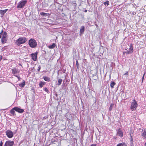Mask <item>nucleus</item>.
<instances>
[{
    "label": "nucleus",
    "instance_id": "1",
    "mask_svg": "<svg viewBox=\"0 0 146 146\" xmlns=\"http://www.w3.org/2000/svg\"><path fill=\"white\" fill-rule=\"evenodd\" d=\"M27 41V40L25 37H20L16 40L15 43L17 45L19 46L21 44L25 43Z\"/></svg>",
    "mask_w": 146,
    "mask_h": 146
},
{
    "label": "nucleus",
    "instance_id": "2",
    "mask_svg": "<svg viewBox=\"0 0 146 146\" xmlns=\"http://www.w3.org/2000/svg\"><path fill=\"white\" fill-rule=\"evenodd\" d=\"M28 44L29 46L33 48L36 47L37 44L34 38H31L29 40Z\"/></svg>",
    "mask_w": 146,
    "mask_h": 146
},
{
    "label": "nucleus",
    "instance_id": "3",
    "mask_svg": "<svg viewBox=\"0 0 146 146\" xmlns=\"http://www.w3.org/2000/svg\"><path fill=\"white\" fill-rule=\"evenodd\" d=\"M137 106L138 104L136 101L135 99H134L131 104L130 106L131 110L132 111H135L137 110Z\"/></svg>",
    "mask_w": 146,
    "mask_h": 146
},
{
    "label": "nucleus",
    "instance_id": "4",
    "mask_svg": "<svg viewBox=\"0 0 146 146\" xmlns=\"http://www.w3.org/2000/svg\"><path fill=\"white\" fill-rule=\"evenodd\" d=\"M27 1V0H24L20 1L18 3L17 6V8L18 9H21L24 7Z\"/></svg>",
    "mask_w": 146,
    "mask_h": 146
},
{
    "label": "nucleus",
    "instance_id": "5",
    "mask_svg": "<svg viewBox=\"0 0 146 146\" xmlns=\"http://www.w3.org/2000/svg\"><path fill=\"white\" fill-rule=\"evenodd\" d=\"M6 135L9 138H12L14 135L13 132L10 130H7L6 131Z\"/></svg>",
    "mask_w": 146,
    "mask_h": 146
},
{
    "label": "nucleus",
    "instance_id": "6",
    "mask_svg": "<svg viewBox=\"0 0 146 146\" xmlns=\"http://www.w3.org/2000/svg\"><path fill=\"white\" fill-rule=\"evenodd\" d=\"M38 54V52H36L35 53H32L31 54L32 59L35 61H36L37 58V55Z\"/></svg>",
    "mask_w": 146,
    "mask_h": 146
},
{
    "label": "nucleus",
    "instance_id": "7",
    "mask_svg": "<svg viewBox=\"0 0 146 146\" xmlns=\"http://www.w3.org/2000/svg\"><path fill=\"white\" fill-rule=\"evenodd\" d=\"M14 144L13 141H7L5 143L4 146H13Z\"/></svg>",
    "mask_w": 146,
    "mask_h": 146
},
{
    "label": "nucleus",
    "instance_id": "8",
    "mask_svg": "<svg viewBox=\"0 0 146 146\" xmlns=\"http://www.w3.org/2000/svg\"><path fill=\"white\" fill-rule=\"evenodd\" d=\"M117 135L121 137H122L123 136V133L122 130L120 128L118 129L117 132Z\"/></svg>",
    "mask_w": 146,
    "mask_h": 146
},
{
    "label": "nucleus",
    "instance_id": "9",
    "mask_svg": "<svg viewBox=\"0 0 146 146\" xmlns=\"http://www.w3.org/2000/svg\"><path fill=\"white\" fill-rule=\"evenodd\" d=\"M15 111L19 113H22L24 111V110L17 107H15Z\"/></svg>",
    "mask_w": 146,
    "mask_h": 146
},
{
    "label": "nucleus",
    "instance_id": "10",
    "mask_svg": "<svg viewBox=\"0 0 146 146\" xmlns=\"http://www.w3.org/2000/svg\"><path fill=\"white\" fill-rule=\"evenodd\" d=\"M27 50L28 48L27 47L25 46H24L22 47L21 52L22 53H24L26 51H27Z\"/></svg>",
    "mask_w": 146,
    "mask_h": 146
},
{
    "label": "nucleus",
    "instance_id": "11",
    "mask_svg": "<svg viewBox=\"0 0 146 146\" xmlns=\"http://www.w3.org/2000/svg\"><path fill=\"white\" fill-rule=\"evenodd\" d=\"M15 107L13 108L11 110H10V113L11 114V116H14L15 114Z\"/></svg>",
    "mask_w": 146,
    "mask_h": 146
},
{
    "label": "nucleus",
    "instance_id": "12",
    "mask_svg": "<svg viewBox=\"0 0 146 146\" xmlns=\"http://www.w3.org/2000/svg\"><path fill=\"white\" fill-rule=\"evenodd\" d=\"M8 11V9H5L4 10H0V13L1 15H3L5 13Z\"/></svg>",
    "mask_w": 146,
    "mask_h": 146
},
{
    "label": "nucleus",
    "instance_id": "13",
    "mask_svg": "<svg viewBox=\"0 0 146 146\" xmlns=\"http://www.w3.org/2000/svg\"><path fill=\"white\" fill-rule=\"evenodd\" d=\"M12 73L14 74H15L19 73V72L16 69H11Z\"/></svg>",
    "mask_w": 146,
    "mask_h": 146
},
{
    "label": "nucleus",
    "instance_id": "14",
    "mask_svg": "<svg viewBox=\"0 0 146 146\" xmlns=\"http://www.w3.org/2000/svg\"><path fill=\"white\" fill-rule=\"evenodd\" d=\"M45 83H46L44 82L40 81L39 84V87L41 88H42Z\"/></svg>",
    "mask_w": 146,
    "mask_h": 146
},
{
    "label": "nucleus",
    "instance_id": "15",
    "mask_svg": "<svg viewBox=\"0 0 146 146\" xmlns=\"http://www.w3.org/2000/svg\"><path fill=\"white\" fill-rule=\"evenodd\" d=\"M44 80L46 81L50 82L51 81L50 78L48 77L44 76L43 77Z\"/></svg>",
    "mask_w": 146,
    "mask_h": 146
},
{
    "label": "nucleus",
    "instance_id": "16",
    "mask_svg": "<svg viewBox=\"0 0 146 146\" xmlns=\"http://www.w3.org/2000/svg\"><path fill=\"white\" fill-rule=\"evenodd\" d=\"M116 146H127V145L125 142H122L119 143Z\"/></svg>",
    "mask_w": 146,
    "mask_h": 146
},
{
    "label": "nucleus",
    "instance_id": "17",
    "mask_svg": "<svg viewBox=\"0 0 146 146\" xmlns=\"http://www.w3.org/2000/svg\"><path fill=\"white\" fill-rule=\"evenodd\" d=\"M7 40V38H2L1 42L2 43L4 44L6 43Z\"/></svg>",
    "mask_w": 146,
    "mask_h": 146
},
{
    "label": "nucleus",
    "instance_id": "18",
    "mask_svg": "<svg viewBox=\"0 0 146 146\" xmlns=\"http://www.w3.org/2000/svg\"><path fill=\"white\" fill-rule=\"evenodd\" d=\"M84 31V26H82L80 29V34L83 33Z\"/></svg>",
    "mask_w": 146,
    "mask_h": 146
},
{
    "label": "nucleus",
    "instance_id": "19",
    "mask_svg": "<svg viewBox=\"0 0 146 146\" xmlns=\"http://www.w3.org/2000/svg\"><path fill=\"white\" fill-rule=\"evenodd\" d=\"M56 46V45L54 43H53L52 45H49L48 46V48L50 49H52L54 48Z\"/></svg>",
    "mask_w": 146,
    "mask_h": 146
},
{
    "label": "nucleus",
    "instance_id": "20",
    "mask_svg": "<svg viewBox=\"0 0 146 146\" xmlns=\"http://www.w3.org/2000/svg\"><path fill=\"white\" fill-rule=\"evenodd\" d=\"M25 80H23V82L21 83L20 84H19V86L21 87H23L25 85Z\"/></svg>",
    "mask_w": 146,
    "mask_h": 146
},
{
    "label": "nucleus",
    "instance_id": "21",
    "mask_svg": "<svg viewBox=\"0 0 146 146\" xmlns=\"http://www.w3.org/2000/svg\"><path fill=\"white\" fill-rule=\"evenodd\" d=\"M130 142L131 143V145L132 146L133 145V141L132 137L131 135V134H130Z\"/></svg>",
    "mask_w": 146,
    "mask_h": 146
},
{
    "label": "nucleus",
    "instance_id": "22",
    "mask_svg": "<svg viewBox=\"0 0 146 146\" xmlns=\"http://www.w3.org/2000/svg\"><path fill=\"white\" fill-rule=\"evenodd\" d=\"M2 37V38H7V33L6 32H4L3 33Z\"/></svg>",
    "mask_w": 146,
    "mask_h": 146
},
{
    "label": "nucleus",
    "instance_id": "23",
    "mask_svg": "<svg viewBox=\"0 0 146 146\" xmlns=\"http://www.w3.org/2000/svg\"><path fill=\"white\" fill-rule=\"evenodd\" d=\"M129 50L130 51V52H131L132 53L133 52V45L132 44H130V48H129Z\"/></svg>",
    "mask_w": 146,
    "mask_h": 146
},
{
    "label": "nucleus",
    "instance_id": "24",
    "mask_svg": "<svg viewBox=\"0 0 146 146\" xmlns=\"http://www.w3.org/2000/svg\"><path fill=\"white\" fill-rule=\"evenodd\" d=\"M113 106H114V104L113 103L111 104L110 107L109 108V111H111V110L112 109V108L113 107Z\"/></svg>",
    "mask_w": 146,
    "mask_h": 146
},
{
    "label": "nucleus",
    "instance_id": "25",
    "mask_svg": "<svg viewBox=\"0 0 146 146\" xmlns=\"http://www.w3.org/2000/svg\"><path fill=\"white\" fill-rule=\"evenodd\" d=\"M115 84H116L115 82H112L110 84V86L111 88H114V86L115 85Z\"/></svg>",
    "mask_w": 146,
    "mask_h": 146
},
{
    "label": "nucleus",
    "instance_id": "26",
    "mask_svg": "<svg viewBox=\"0 0 146 146\" xmlns=\"http://www.w3.org/2000/svg\"><path fill=\"white\" fill-rule=\"evenodd\" d=\"M142 136L144 138H146V131H144L141 134Z\"/></svg>",
    "mask_w": 146,
    "mask_h": 146
},
{
    "label": "nucleus",
    "instance_id": "27",
    "mask_svg": "<svg viewBox=\"0 0 146 146\" xmlns=\"http://www.w3.org/2000/svg\"><path fill=\"white\" fill-rule=\"evenodd\" d=\"M62 82V80L61 78L59 79L58 81V85L59 86L61 84Z\"/></svg>",
    "mask_w": 146,
    "mask_h": 146
},
{
    "label": "nucleus",
    "instance_id": "28",
    "mask_svg": "<svg viewBox=\"0 0 146 146\" xmlns=\"http://www.w3.org/2000/svg\"><path fill=\"white\" fill-rule=\"evenodd\" d=\"M48 14L47 13H44V12H41L40 13V15H42V16H46V15Z\"/></svg>",
    "mask_w": 146,
    "mask_h": 146
},
{
    "label": "nucleus",
    "instance_id": "29",
    "mask_svg": "<svg viewBox=\"0 0 146 146\" xmlns=\"http://www.w3.org/2000/svg\"><path fill=\"white\" fill-rule=\"evenodd\" d=\"M125 53H126L127 54H129L132 53L129 50H126L125 51Z\"/></svg>",
    "mask_w": 146,
    "mask_h": 146
},
{
    "label": "nucleus",
    "instance_id": "30",
    "mask_svg": "<svg viewBox=\"0 0 146 146\" xmlns=\"http://www.w3.org/2000/svg\"><path fill=\"white\" fill-rule=\"evenodd\" d=\"M104 5L107 4V5H109V1H107L106 2L104 3Z\"/></svg>",
    "mask_w": 146,
    "mask_h": 146
},
{
    "label": "nucleus",
    "instance_id": "31",
    "mask_svg": "<svg viewBox=\"0 0 146 146\" xmlns=\"http://www.w3.org/2000/svg\"><path fill=\"white\" fill-rule=\"evenodd\" d=\"M72 4L75 7H76L77 5V4L76 1H74L72 2Z\"/></svg>",
    "mask_w": 146,
    "mask_h": 146
},
{
    "label": "nucleus",
    "instance_id": "32",
    "mask_svg": "<svg viewBox=\"0 0 146 146\" xmlns=\"http://www.w3.org/2000/svg\"><path fill=\"white\" fill-rule=\"evenodd\" d=\"M76 65L78 68L79 67V64L78 63V62L77 60L76 61Z\"/></svg>",
    "mask_w": 146,
    "mask_h": 146
},
{
    "label": "nucleus",
    "instance_id": "33",
    "mask_svg": "<svg viewBox=\"0 0 146 146\" xmlns=\"http://www.w3.org/2000/svg\"><path fill=\"white\" fill-rule=\"evenodd\" d=\"M3 30H2L1 31V32L0 33V38H1V35H2L3 33Z\"/></svg>",
    "mask_w": 146,
    "mask_h": 146
},
{
    "label": "nucleus",
    "instance_id": "34",
    "mask_svg": "<svg viewBox=\"0 0 146 146\" xmlns=\"http://www.w3.org/2000/svg\"><path fill=\"white\" fill-rule=\"evenodd\" d=\"M44 91H45L46 92H48V91H48V89H47V88H44Z\"/></svg>",
    "mask_w": 146,
    "mask_h": 146
},
{
    "label": "nucleus",
    "instance_id": "35",
    "mask_svg": "<svg viewBox=\"0 0 146 146\" xmlns=\"http://www.w3.org/2000/svg\"><path fill=\"white\" fill-rule=\"evenodd\" d=\"M40 69H41V66H39L38 67V71H39Z\"/></svg>",
    "mask_w": 146,
    "mask_h": 146
},
{
    "label": "nucleus",
    "instance_id": "36",
    "mask_svg": "<svg viewBox=\"0 0 146 146\" xmlns=\"http://www.w3.org/2000/svg\"><path fill=\"white\" fill-rule=\"evenodd\" d=\"M3 143L2 141H1L0 142V146H2L3 145Z\"/></svg>",
    "mask_w": 146,
    "mask_h": 146
},
{
    "label": "nucleus",
    "instance_id": "37",
    "mask_svg": "<svg viewBox=\"0 0 146 146\" xmlns=\"http://www.w3.org/2000/svg\"><path fill=\"white\" fill-rule=\"evenodd\" d=\"M3 58V56L2 55H0V62L1 61Z\"/></svg>",
    "mask_w": 146,
    "mask_h": 146
},
{
    "label": "nucleus",
    "instance_id": "38",
    "mask_svg": "<svg viewBox=\"0 0 146 146\" xmlns=\"http://www.w3.org/2000/svg\"><path fill=\"white\" fill-rule=\"evenodd\" d=\"M124 74L128 76L129 74L128 72H126Z\"/></svg>",
    "mask_w": 146,
    "mask_h": 146
},
{
    "label": "nucleus",
    "instance_id": "39",
    "mask_svg": "<svg viewBox=\"0 0 146 146\" xmlns=\"http://www.w3.org/2000/svg\"><path fill=\"white\" fill-rule=\"evenodd\" d=\"M16 76V77L18 78L19 79V80H20V78L19 77H18V76Z\"/></svg>",
    "mask_w": 146,
    "mask_h": 146
},
{
    "label": "nucleus",
    "instance_id": "40",
    "mask_svg": "<svg viewBox=\"0 0 146 146\" xmlns=\"http://www.w3.org/2000/svg\"><path fill=\"white\" fill-rule=\"evenodd\" d=\"M90 146H96L95 144H92Z\"/></svg>",
    "mask_w": 146,
    "mask_h": 146
},
{
    "label": "nucleus",
    "instance_id": "41",
    "mask_svg": "<svg viewBox=\"0 0 146 146\" xmlns=\"http://www.w3.org/2000/svg\"><path fill=\"white\" fill-rule=\"evenodd\" d=\"M144 78V76H143L142 78V82H143V80Z\"/></svg>",
    "mask_w": 146,
    "mask_h": 146
},
{
    "label": "nucleus",
    "instance_id": "42",
    "mask_svg": "<svg viewBox=\"0 0 146 146\" xmlns=\"http://www.w3.org/2000/svg\"><path fill=\"white\" fill-rule=\"evenodd\" d=\"M144 146H146V142L145 143Z\"/></svg>",
    "mask_w": 146,
    "mask_h": 146
},
{
    "label": "nucleus",
    "instance_id": "43",
    "mask_svg": "<svg viewBox=\"0 0 146 146\" xmlns=\"http://www.w3.org/2000/svg\"><path fill=\"white\" fill-rule=\"evenodd\" d=\"M85 12H87V10H85L84 11Z\"/></svg>",
    "mask_w": 146,
    "mask_h": 146
},
{
    "label": "nucleus",
    "instance_id": "44",
    "mask_svg": "<svg viewBox=\"0 0 146 146\" xmlns=\"http://www.w3.org/2000/svg\"><path fill=\"white\" fill-rule=\"evenodd\" d=\"M145 73H144V74H143V76H144V75H145Z\"/></svg>",
    "mask_w": 146,
    "mask_h": 146
},
{
    "label": "nucleus",
    "instance_id": "45",
    "mask_svg": "<svg viewBox=\"0 0 146 146\" xmlns=\"http://www.w3.org/2000/svg\"><path fill=\"white\" fill-rule=\"evenodd\" d=\"M4 60H7V59H4Z\"/></svg>",
    "mask_w": 146,
    "mask_h": 146
},
{
    "label": "nucleus",
    "instance_id": "46",
    "mask_svg": "<svg viewBox=\"0 0 146 146\" xmlns=\"http://www.w3.org/2000/svg\"><path fill=\"white\" fill-rule=\"evenodd\" d=\"M85 60L86 61V59H85Z\"/></svg>",
    "mask_w": 146,
    "mask_h": 146
},
{
    "label": "nucleus",
    "instance_id": "47",
    "mask_svg": "<svg viewBox=\"0 0 146 146\" xmlns=\"http://www.w3.org/2000/svg\"><path fill=\"white\" fill-rule=\"evenodd\" d=\"M52 143H54V141H52Z\"/></svg>",
    "mask_w": 146,
    "mask_h": 146
}]
</instances>
